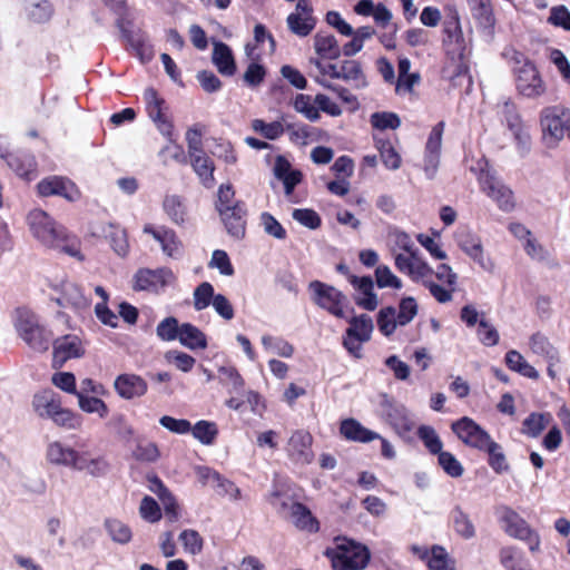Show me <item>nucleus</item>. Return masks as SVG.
Wrapping results in <instances>:
<instances>
[{"label": "nucleus", "instance_id": "f257e3e1", "mask_svg": "<svg viewBox=\"0 0 570 570\" xmlns=\"http://www.w3.org/2000/svg\"><path fill=\"white\" fill-rule=\"evenodd\" d=\"M28 225L32 235L45 246L59 249L60 252L83 261L81 253V240L75 234L56 223L45 210L33 209L28 215Z\"/></svg>", "mask_w": 570, "mask_h": 570}, {"label": "nucleus", "instance_id": "f03ea898", "mask_svg": "<svg viewBox=\"0 0 570 570\" xmlns=\"http://www.w3.org/2000/svg\"><path fill=\"white\" fill-rule=\"evenodd\" d=\"M308 291L313 302L318 307L337 318H344L348 322L350 326L346 330L343 345L351 355L356 356V315L350 306L347 297L334 286L321 281H312Z\"/></svg>", "mask_w": 570, "mask_h": 570}, {"label": "nucleus", "instance_id": "7ed1b4c3", "mask_svg": "<svg viewBox=\"0 0 570 570\" xmlns=\"http://www.w3.org/2000/svg\"><path fill=\"white\" fill-rule=\"evenodd\" d=\"M13 327L18 336L35 352L43 353L49 350L52 333L39 316L28 307H17L12 314Z\"/></svg>", "mask_w": 570, "mask_h": 570}, {"label": "nucleus", "instance_id": "20e7f679", "mask_svg": "<svg viewBox=\"0 0 570 570\" xmlns=\"http://www.w3.org/2000/svg\"><path fill=\"white\" fill-rule=\"evenodd\" d=\"M202 130L197 127H190L186 132V142L190 166L198 176L200 183L206 188L215 185V163L205 153L203 147Z\"/></svg>", "mask_w": 570, "mask_h": 570}, {"label": "nucleus", "instance_id": "39448f33", "mask_svg": "<svg viewBox=\"0 0 570 570\" xmlns=\"http://www.w3.org/2000/svg\"><path fill=\"white\" fill-rule=\"evenodd\" d=\"M570 126V109L563 106H550L540 111V127L548 146H557Z\"/></svg>", "mask_w": 570, "mask_h": 570}, {"label": "nucleus", "instance_id": "423d86ee", "mask_svg": "<svg viewBox=\"0 0 570 570\" xmlns=\"http://www.w3.org/2000/svg\"><path fill=\"white\" fill-rule=\"evenodd\" d=\"M144 100L146 104V111L149 118L154 121L157 129L168 139L173 140L174 124L168 116V105L166 100L159 96L154 87H148L144 91Z\"/></svg>", "mask_w": 570, "mask_h": 570}, {"label": "nucleus", "instance_id": "0eeeda50", "mask_svg": "<svg viewBox=\"0 0 570 570\" xmlns=\"http://www.w3.org/2000/svg\"><path fill=\"white\" fill-rule=\"evenodd\" d=\"M515 88L520 96L527 99H539L547 91V85L534 63L513 67Z\"/></svg>", "mask_w": 570, "mask_h": 570}, {"label": "nucleus", "instance_id": "6e6552de", "mask_svg": "<svg viewBox=\"0 0 570 570\" xmlns=\"http://www.w3.org/2000/svg\"><path fill=\"white\" fill-rule=\"evenodd\" d=\"M479 183L481 190L493 199L501 210L511 212L514 208L515 203L512 190L490 170L481 171Z\"/></svg>", "mask_w": 570, "mask_h": 570}, {"label": "nucleus", "instance_id": "1a4fd4ad", "mask_svg": "<svg viewBox=\"0 0 570 570\" xmlns=\"http://www.w3.org/2000/svg\"><path fill=\"white\" fill-rule=\"evenodd\" d=\"M36 189L40 197L59 196L68 202H76L81 196L79 188L71 179L57 175L41 179Z\"/></svg>", "mask_w": 570, "mask_h": 570}, {"label": "nucleus", "instance_id": "9d476101", "mask_svg": "<svg viewBox=\"0 0 570 570\" xmlns=\"http://www.w3.org/2000/svg\"><path fill=\"white\" fill-rule=\"evenodd\" d=\"M324 554L333 570H356V541L353 539L336 537L334 547L327 548Z\"/></svg>", "mask_w": 570, "mask_h": 570}, {"label": "nucleus", "instance_id": "9b49d317", "mask_svg": "<svg viewBox=\"0 0 570 570\" xmlns=\"http://www.w3.org/2000/svg\"><path fill=\"white\" fill-rule=\"evenodd\" d=\"M458 246L485 272H493L494 263L485 256L482 242L479 236L469 228L461 227L455 233Z\"/></svg>", "mask_w": 570, "mask_h": 570}, {"label": "nucleus", "instance_id": "f8f14e48", "mask_svg": "<svg viewBox=\"0 0 570 570\" xmlns=\"http://www.w3.org/2000/svg\"><path fill=\"white\" fill-rule=\"evenodd\" d=\"M453 433L468 446L482 451L492 440L472 419L464 416L452 423Z\"/></svg>", "mask_w": 570, "mask_h": 570}, {"label": "nucleus", "instance_id": "ddd939ff", "mask_svg": "<svg viewBox=\"0 0 570 570\" xmlns=\"http://www.w3.org/2000/svg\"><path fill=\"white\" fill-rule=\"evenodd\" d=\"M126 23H130L125 18H118L116 26L119 29L122 39L130 47L132 53L142 62H149L155 56L154 47L149 43L148 38L144 31L130 30L126 27Z\"/></svg>", "mask_w": 570, "mask_h": 570}, {"label": "nucleus", "instance_id": "4468645a", "mask_svg": "<svg viewBox=\"0 0 570 570\" xmlns=\"http://www.w3.org/2000/svg\"><path fill=\"white\" fill-rule=\"evenodd\" d=\"M173 278L174 274L168 267L139 268L134 275L132 288L135 291L158 292L167 286Z\"/></svg>", "mask_w": 570, "mask_h": 570}, {"label": "nucleus", "instance_id": "2eb2a0df", "mask_svg": "<svg viewBox=\"0 0 570 570\" xmlns=\"http://www.w3.org/2000/svg\"><path fill=\"white\" fill-rule=\"evenodd\" d=\"M227 233L235 239H243L246 235L247 207L245 202L236 200L233 207H225L218 213Z\"/></svg>", "mask_w": 570, "mask_h": 570}, {"label": "nucleus", "instance_id": "dca6fc26", "mask_svg": "<svg viewBox=\"0 0 570 570\" xmlns=\"http://www.w3.org/2000/svg\"><path fill=\"white\" fill-rule=\"evenodd\" d=\"M0 157L20 178L30 181L36 178L38 164L33 155L24 151H8L0 148Z\"/></svg>", "mask_w": 570, "mask_h": 570}, {"label": "nucleus", "instance_id": "f3484780", "mask_svg": "<svg viewBox=\"0 0 570 570\" xmlns=\"http://www.w3.org/2000/svg\"><path fill=\"white\" fill-rule=\"evenodd\" d=\"M142 232L158 242L163 253L168 257L177 258L181 254L183 242L173 228L165 225L154 226L153 224H146Z\"/></svg>", "mask_w": 570, "mask_h": 570}, {"label": "nucleus", "instance_id": "a211bd4d", "mask_svg": "<svg viewBox=\"0 0 570 570\" xmlns=\"http://www.w3.org/2000/svg\"><path fill=\"white\" fill-rule=\"evenodd\" d=\"M47 459L57 465L82 471L86 466L85 454L55 441L48 445Z\"/></svg>", "mask_w": 570, "mask_h": 570}, {"label": "nucleus", "instance_id": "6ab92c4d", "mask_svg": "<svg viewBox=\"0 0 570 570\" xmlns=\"http://www.w3.org/2000/svg\"><path fill=\"white\" fill-rule=\"evenodd\" d=\"M497 513L505 533L510 537L519 540L531 538L532 529L513 509L508 505H501L498 508Z\"/></svg>", "mask_w": 570, "mask_h": 570}, {"label": "nucleus", "instance_id": "aec40b11", "mask_svg": "<svg viewBox=\"0 0 570 570\" xmlns=\"http://www.w3.org/2000/svg\"><path fill=\"white\" fill-rule=\"evenodd\" d=\"M52 367L60 368L63 364L70 360L80 357L83 355L80 340L75 335H66L57 338L52 343Z\"/></svg>", "mask_w": 570, "mask_h": 570}, {"label": "nucleus", "instance_id": "412c9836", "mask_svg": "<svg viewBox=\"0 0 570 570\" xmlns=\"http://www.w3.org/2000/svg\"><path fill=\"white\" fill-rule=\"evenodd\" d=\"M116 393L124 400H134L144 396L148 384L144 377L134 373L119 374L114 381Z\"/></svg>", "mask_w": 570, "mask_h": 570}, {"label": "nucleus", "instance_id": "4be33fe9", "mask_svg": "<svg viewBox=\"0 0 570 570\" xmlns=\"http://www.w3.org/2000/svg\"><path fill=\"white\" fill-rule=\"evenodd\" d=\"M312 443L313 436L309 432L297 430L288 440V453L296 462L309 463L313 458Z\"/></svg>", "mask_w": 570, "mask_h": 570}, {"label": "nucleus", "instance_id": "5701e85b", "mask_svg": "<svg viewBox=\"0 0 570 570\" xmlns=\"http://www.w3.org/2000/svg\"><path fill=\"white\" fill-rule=\"evenodd\" d=\"M443 32L445 35L443 39L444 45L452 47L454 52L462 55L465 49V43L459 13L455 10H450V13L444 20Z\"/></svg>", "mask_w": 570, "mask_h": 570}, {"label": "nucleus", "instance_id": "b1692460", "mask_svg": "<svg viewBox=\"0 0 570 570\" xmlns=\"http://www.w3.org/2000/svg\"><path fill=\"white\" fill-rule=\"evenodd\" d=\"M61 405V397L51 390H42L32 397L33 410L42 419L52 420Z\"/></svg>", "mask_w": 570, "mask_h": 570}, {"label": "nucleus", "instance_id": "393cba45", "mask_svg": "<svg viewBox=\"0 0 570 570\" xmlns=\"http://www.w3.org/2000/svg\"><path fill=\"white\" fill-rule=\"evenodd\" d=\"M291 517L294 525L308 533H316L320 531V521L313 515L312 511L301 502H293L291 504Z\"/></svg>", "mask_w": 570, "mask_h": 570}, {"label": "nucleus", "instance_id": "a878e982", "mask_svg": "<svg viewBox=\"0 0 570 570\" xmlns=\"http://www.w3.org/2000/svg\"><path fill=\"white\" fill-rule=\"evenodd\" d=\"M200 476L204 481L213 482L219 495H228L234 501L242 498L240 489L233 481L224 478L217 471L206 468L202 470Z\"/></svg>", "mask_w": 570, "mask_h": 570}, {"label": "nucleus", "instance_id": "bb28decb", "mask_svg": "<svg viewBox=\"0 0 570 570\" xmlns=\"http://www.w3.org/2000/svg\"><path fill=\"white\" fill-rule=\"evenodd\" d=\"M163 210L169 220L177 225L184 226L188 220V210L185 199L179 195H166L163 199Z\"/></svg>", "mask_w": 570, "mask_h": 570}, {"label": "nucleus", "instance_id": "cd10ccee", "mask_svg": "<svg viewBox=\"0 0 570 570\" xmlns=\"http://www.w3.org/2000/svg\"><path fill=\"white\" fill-rule=\"evenodd\" d=\"M213 62L223 76H234L236 72V63L232 49L222 41L214 45Z\"/></svg>", "mask_w": 570, "mask_h": 570}, {"label": "nucleus", "instance_id": "c85d7f7f", "mask_svg": "<svg viewBox=\"0 0 570 570\" xmlns=\"http://www.w3.org/2000/svg\"><path fill=\"white\" fill-rule=\"evenodd\" d=\"M529 347L533 354L542 356L547 362H560L558 350L542 333H534L529 340Z\"/></svg>", "mask_w": 570, "mask_h": 570}, {"label": "nucleus", "instance_id": "c756f323", "mask_svg": "<svg viewBox=\"0 0 570 570\" xmlns=\"http://www.w3.org/2000/svg\"><path fill=\"white\" fill-rule=\"evenodd\" d=\"M504 361L511 371L531 380L539 379V372L517 350L508 351Z\"/></svg>", "mask_w": 570, "mask_h": 570}, {"label": "nucleus", "instance_id": "7c9ffc66", "mask_svg": "<svg viewBox=\"0 0 570 570\" xmlns=\"http://www.w3.org/2000/svg\"><path fill=\"white\" fill-rule=\"evenodd\" d=\"M179 342L189 350H205L207 347L206 335L191 323H183Z\"/></svg>", "mask_w": 570, "mask_h": 570}, {"label": "nucleus", "instance_id": "2f4dec72", "mask_svg": "<svg viewBox=\"0 0 570 570\" xmlns=\"http://www.w3.org/2000/svg\"><path fill=\"white\" fill-rule=\"evenodd\" d=\"M150 481L156 487H158L157 494L164 503L166 518L168 519L169 522H176L179 518V507L176 502V499L157 475H154V478L150 479Z\"/></svg>", "mask_w": 570, "mask_h": 570}, {"label": "nucleus", "instance_id": "473e14b6", "mask_svg": "<svg viewBox=\"0 0 570 570\" xmlns=\"http://www.w3.org/2000/svg\"><path fill=\"white\" fill-rule=\"evenodd\" d=\"M358 306L366 311H374L379 306V298L374 292V282L371 276L358 277Z\"/></svg>", "mask_w": 570, "mask_h": 570}, {"label": "nucleus", "instance_id": "72a5a7b5", "mask_svg": "<svg viewBox=\"0 0 570 570\" xmlns=\"http://www.w3.org/2000/svg\"><path fill=\"white\" fill-rule=\"evenodd\" d=\"M106 239L118 256H127L129 253V243L127 233L124 228L110 224L106 232Z\"/></svg>", "mask_w": 570, "mask_h": 570}, {"label": "nucleus", "instance_id": "f704fd0d", "mask_svg": "<svg viewBox=\"0 0 570 570\" xmlns=\"http://www.w3.org/2000/svg\"><path fill=\"white\" fill-rule=\"evenodd\" d=\"M380 153L384 167L389 170H397L402 165V157L390 140H376L375 145Z\"/></svg>", "mask_w": 570, "mask_h": 570}, {"label": "nucleus", "instance_id": "c9c22d12", "mask_svg": "<svg viewBox=\"0 0 570 570\" xmlns=\"http://www.w3.org/2000/svg\"><path fill=\"white\" fill-rule=\"evenodd\" d=\"M551 420L550 413H531L523 421L522 433L529 438H538Z\"/></svg>", "mask_w": 570, "mask_h": 570}, {"label": "nucleus", "instance_id": "e433bc0d", "mask_svg": "<svg viewBox=\"0 0 570 570\" xmlns=\"http://www.w3.org/2000/svg\"><path fill=\"white\" fill-rule=\"evenodd\" d=\"M451 520L453 522L454 530L462 538L471 539L475 535V528L468 513H465L461 507L456 505L451 511Z\"/></svg>", "mask_w": 570, "mask_h": 570}, {"label": "nucleus", "instance_id": "4c0bfd02", "mask_svg": "<svg viewBox=\"0 0 570 570\" xmlns=\"http://www.w3.org/2000/svg\"><path fill=\"white\" fill-rule=\"evenodd\" d=\"M193 436L205 445H212L218 436V428L215 422L200 420L190 430Z\"/></svg>", "mask_w": 570, "mask_h": 570}, {"label": "nucleus", "instance_id": "58836bf2", "mask_svg": "<svg viewBox=\"0 0 570 570\" xmlns=\"http://www.w3.org/2000/svg\"><path fill=\"white\" fill-rule=\"evenodd\" d=\"M76 397L78 399V405L81 411L90 414L97 413L101 419L108 415L109 407L104 400L97 396H88L82 392H79Z\"/></svg>", "mask_w": 570, "mask_h": 570}, {"label": "nucleus", "instance_id": "ea45409f", "mask_svg": "<svg viewBox=\"0 0 570 570\" xmlns=\"http://www.w3.org/2000/svg\"><path fill=\"white\" fill-rule=\"evenodd\" d=\"M315 49L325 59H335L340 56V47L332 35L317 33L315 36Z\"/></svg>", "mask_w": 570, "mask_h": 570}, {"label": "nucleus", "instance_id": "a19ab883", "mask_svg": "<svg viewBox=\"0 0 570 570\" xmlns=\"http://www.w3.org/2000/svg\"><path fill=\"white\" fill-rule=\"evenodd\" d=\"M105 528L111 539L120 544L130 542L132 532L129 525L118 519L108 518L105 520Z\"/></svg>", "mask_w": 570, "mask_h": 570}, {"label": "nucleus", "instance_id": "79ce46f5", "mask_svg": "<svg viewBox=\"0 0 570 570\" xmlns=\"http://www.w3.org/2000/svg\"><path fill=\"white\" fill-rule=\"evenodd\" d=\"M194 308L196 311H203L207 308L210 304H213L216 294L214 291V286L209 282L200 283L194 289Z\"/></svg>", "mask_w": 570, "mask_h": 570}, {"label": "nucleus", "instance_id": "37998d69", "mask_svg": "<svg viewBox=\"0 0 570 570\" xmlns=\"http://www.w3.org/2000/svg\"><path fill=\"white\" fill-rule=\"evenodd\" d=\"M132 455L140 462H156L160 458V450L155 442L138 440Z\"/></svg>", "mask_w": 570, "mask_h": 570}, {"label": "nucleus", "instance_id": "c03bdc74", "mask_svg": "<svg viewBox=\"0 0 570 570\" xmlns=\"http://www.w3.org/2000/svg\"><path fill=\"white\" fill-rule=\"evenodd\" d=\"M417 436L431 454H439L442 452L443 443L434 428L430 425H421L417 429Z\"/></svg>", "mask_w": 570, "mask_h": 570}, {"label": "nucleus", "instance_id": "a18cd8bd", "mask_svg": "<svg viewBox=\"0 0 570 570\" xmlns=\"http://www.w3.org/2000/svg\"><path fill=\"white\" fill-rule=\"evenodd\" d=\"M181 325L174 316L164 318L156 327L157 336L165 342H170L179 338Z\"/></svg>", "mask_w": 570, "mask_h": 570}, {"label": "nucleus", "instance_id": "49530a36", "mask_svg": "<svg viewBox=\"0 0 570 570\" xmlns=\"http://www.w3.org/2000/svg\"><path fill=\"white\" fill-rule=\"evenodd\" d=\"M293 107L311 121H316L320 118L318 108L313 105V99L309 95L297 94L293 100Z\"/></svg>", "mask_w": 570, "mask_h": 570}, {"label": "nucleus", "instance_id": "de8ad7c7", "mask_svg": "<svg viewBox=\"0 0 570 570\" xmlns=\"http://www.w3.org/2000/svg\"><path fill=\"white\" fill-rule=\"evenodd\" d=\"M482 451L489 454V464L497 473L508 470L509 465L507 463L505 455L497 442L491 440L489 445H487Z\"/></svg>", "mask_w": 570, "mask_h": 570}, {"label": "nucleus", "instance_id": "09e8293b", "mask_svg": "<svg viewBox=\"0 0 570 570\" xmlns=\"http://www.w3.org/2000/svg\"><path fill=\"white\" fill-rule=\"evenodd\" d=\"M252 128L269 140L279 138L285 131L282 122L277 120L267 124L263 119H254L252 121Z\"/></svg>", "mask_w": 570, "mask_h": 570}, {"label": "nucleus", "instance_id": "8fccbe9b", "mask_svg": "<svg viewBox=\"0 0 570 570\" xmlns=\"http://www.w3.org/2000/svg\"><path fill=\"white\" fill-rule=\"evenodd\" d=\"M287 24L289 30L299 37L308 36L315 26L312 18L302 17L301 13H291L287 17Z\"/></svg>", "mask_w": 570, "mask_h": 570}, {"label": "nucleus", "instance_id": "3c124183", "mask_svg": "<svg viewBox=\"0 0 570 570\" xmlns=\"http://www.w3.org/2000/svg\"><path fill=\"white\" fill-rule=\"evenodd\" d=\"M375 283L380 288L401 289L403 286L402 281L386 265H380L375 268Z\"/></svg>", "mask_w": 570, "mask_h": 570}, {"label": "nucleus", "instance_id": "603ef678", "mask_svg": "<svg viewBox=\"0 0 570 570\" xmlns=\"http://www.w3.org/2000/svg\"><path fill=\"white\" fill-rule=\"evenodd\" d=\"M262 344L266 350H269L282 357H292L294 354V346L284 338L265 335L262 337Z\"/></svg>", "mask_w": 570, "mask_h": 570}, {"label": "nucleus", "instance_id": "864d4df0", "mask_svg": "<svg viewBox=\"0 0 570 570\" xmlns=\"http://www.w3.org/2000/svg\"><path fill=\"white\" fill-rule=\"evenodd\" d=\"M438 462L443 471L451 478H460L464 472L463 465L451 452H440L438 454Z\"/></svg>", "mask_w": 570, "mask_h": 570}, {"label": "nucleus", "instance_id": "5fc2aeb1", "mask_svg": "<svg viewBox=\"0 0 570 570\" xmlns=\"http://www.w3.org/2000/svg\"><path fill=\"white\" fill-rule=\"evenodd\" d=\"M396 325H399V323L394 307L387 306L379 312L377 326L383 335L390 336L395 331Z\"/></svg>", "mask_w": 570, "mask_h": 570}, {"label": "nucleus", "instance_id": "6e6d98bb", "mask_svg": "<svg viewBox=\"0 0 570 570\" xmlns=\"http://www.w3.org/2000/svg\"><path fill=\"white\" fill-rule=\"evenodd\" d=\"M387 417L395 431L400 434L410 432L413 429V422L404 407H395L389 412Z\"/></svg>", "mask_w": 570, "mask_h": 570}, {"label": "nucleus", "instance_id": "4d7b16f0", "mask_svg": "<svg viewBox=\"0 0 570 570\" xmlns=\"http://www.w3.org/2000/svg\"><path fill=\"white\" fill-rule=\"evenodd\" d=\"M179 540L185 551L191 554H198L202 552L204 547V540L198 531L193 529H186L179 534Z\"/></svg>", "mask_w": 570, "mask_h": 570}, {"label": "nucleus", "instance_id": "13d9d810", "mask_svg": "<svg viewBox=\"0 0 570 570\" xmlns=\"http://www.w3.org/2000/svg\"><path fill=\"white\" fill-rule=\"evenodd\" d=\"M140 517L150 522L155 523L161 519V510L157 501L149 495L144 497L139 507Z\"/></svg>", "mask_w": 570, "mask_h": 570}, {"label": "nucleus", "instance_id": "bf43d9fd", "mask_svg": "<svg viewBox=\"0 0 570 570\" xmlns=\"http://www.w3.org/2000/svg\"><path fill=\"white\" fill-rule=\"evenodd\" d=\"M430 570H453L449 567V554L441 546H433L431 554L426 560Z\"/></svg>", "mask_w": 570, "mask_h": 570}, {"label": "nucleus", "instance_id": "052dcab7", "mask_svg": "<svg viewBox=\"0 0 570 570\" xmlns=\"http://www.w3.org/2000/svg\"><path fill=\"white\" fill-rule=\"evenodd\" d=\"M208 266L212 268H217L219 273L225 276H233L235 273L228 254L223 249H215L213 252Z\"/></svg>", "mask_w": 570, "mask_h": 570}, {"label": "nucleus", "instance_id": "680f3d73", "mask_svg": "<svg viewBox=\"0 0 570 570\" xmlns=\"http://www.w3.org/2000/svg\"><path fill=\"white\" fill-rule=\"evenodd\" d=\"M417 314V304L414 297H405L400 302L396 314L397 323L401 326L409 324Z\"/></svg>", "mask_w": 570, "mask_h": 570}, {"label": "nucleus", "instance_id": "e2e57ef3", "mask_svg": "<svg viewBox=\"0 0 570 570\" xmlns=\"http://www.w3.org/2000/svg\"><path fill=\"white\" fill-rule=\"evenodd\" d=\"M371 124L380 130L396 129L401 125V119L394 112H374L371 116Z\"/></svg>", "mask_w": 570, "mask_h": 570}, {"label": "nucleus", "instance_id": "0e129e2a", "mask_svg": "<svg viewBox=\"0 0 570 570\" xmlns=\"http://www.w3.org/2000/svg\"><path fill=\"white\" fill-rule=\"evenodd\" d=\"M52 384L61 391L78 395L79 391L76 386V376L71 372H57L51 377Z\"/></svg>", "mask_w": 570, "mask_h": 570}, {"label": "nucleus", "instance_id": "69168bd1", "mask_svg": "<svg viewBox=\"0 0 570 570\" xmlns=\"http://www.w3.org/2000/svg\"><path fill=\"white\" fill-rule=\"evenodd\" d=\"M476 18L480 24L483 28L484 33L492 39L493 37V28H494V17L492 12V8L485 1L481 0L478 11Z\"/></svg>", "mask_w": 570, "mask_h": 570}, {"label": "nucleus", "instance_id": "338daca9", "mask_svg": "<svg viewBox=\"0 0 570 570\" xmlns=\"http://www.w3.org/2000/svg\"><path fill=\"white\" fill-rule=\"evenodd\" d=\"M501 115L510 131L513 129H518V127L523 125L521 116L518 112L517 106L509 98L502 102Z\"/></svg>", "mask_w": 570, "mask_h": 570}, {"label": "nucleus", "instance_id": "774afa93", "mask_svg": "<svg viewBox=\"0 0 570 570\" xmlns=\"http://www.w3.org/2000/svg\"><path fill=\"white\" fill-rule=\"evenodd\" d=\"M55 424L66 429H78L81 425V420L78 414L69 409L60 406L56 415L52 417Z\"/></svg>", "mask_w": 570, "mask_h": 570}]
</instances>
